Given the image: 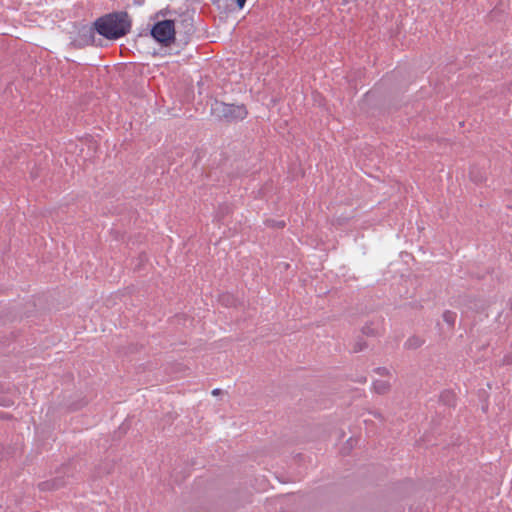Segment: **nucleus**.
<instances>
[{"label": "nucleus", "instance_id": "9", "mask_svg": "<svg viewBox=\"0 0 512 512\" xmlns=\"http://www.w3.org/2000/svg\"><path fill=\"white\" fill-rule=\"evenodd\" d=\"M377 371H378V373H379V374H381V375H382L384 372H386V370H385L384 368H378V370H377Z\"/></svg>", "mask_w": 512, "mask_h": 512}, {"label": "nucleus", "instance_id": "5", "mask_svg": "<svg viewBox=\"0 0 512 512\" xmlns=\"http://www.w3.org/2000/svg\"><path fill=\"white\" fill-rule=\"evenodd\" d=\"M423 340L419 337H411L407 340L406 346L410 349H416L423 344Z\"/></svg>", "mask_w": 512, "mask_h": 512}, {"label": "nucleus", "instance_id": "7", "mask_svg": "<svg viewBox=\"0 0 512 512\" xmlns=\"http://www.w3.org/2000/svg\"><path fill=\"white\" fill-rule=\"evenodd\" d=\"M11 404H12V401L9 400V399L0 400V405L1 406H10Z\"/></svg>", "mask_w": 512, "mask_h": 512}, {"label": "nucleus", "instance_id": "1", "mask_svg": "<svg viewBox=\"0 0 512 512\" xmlns=\"http://www.w3.org/2000/svg\"><path fill=\"white\" fill-rule=\"evenodd\" d=\"M95 27L100 35L118 39L129 32L131 25L127 13H112L99 18Z\"/></svg>", "mask_w": 512, "mask_h": 512}, {"label": "nucleus", "instance_id": "8", "mask_svg": "<svg viewBox=\"0 0 512 512\" xmlns=\"http://www.w3.org/2000/svg\"><path fill=\"white\" fill-rule=\"evenodd\" d=\"M239 9H242L246 3V0H235Z\"/></svg>", "mask_w": 512, "mask_h": 512}, {"label": "nucleus", "instance_id": "3", "mask_svg": "<svg viewBox=\"0 0 512 512\" xmlns=\"http://www.w3.org/2000/svg\"><path fill=\"white\" fill-rule=\"evenodd\" d=\"M216 110L221 114V116L230 121L243 120L248 114V111L243 104L234 105L221 103L216 107Z\"/></svg>", "mask_w": 512, "mask_h": 512}, {"label": "nucleus", "instance_id": "2", "mask_svg": "<svg viewBox=\"0 0 512 512\" xmlns=\"http://www.w3.org/2000/svg\"><path fill=\"white\" fill-rule=\"evenodd\" d=\"M151 35L159 43L169 45L175 39L174 21L163 20L157 22L151 30Z\"/></svg>", "mask_w": 512, "mask_h": 512}, {"label": "nucleus", "instance_id": "10", "mask_svg": "<svg viewBox=\"0 0 512 512\" xmlns=\"http://www.w3.org/2000/svg\"><path fill=\"white\" fill-rule=\"evenodd\" d=\"M219 393H220V389H214V390L212 391V394H213V395H218Z\"/></svg>", "mask_w": 512, "mask_h": 512}, {"label": "nucleus", "instance_id": "6", "mask_svg": "<svg viewBox=\"0 0 512 512\" xmlns=\"http://www.w3.org/2000/svg\"><path fill=\"white\" fill-rule=\"evenodd\" d=\"M443 320L450 326H454L456 320V313L452 311H445L443 313Z\"/></svg>", "mask_w": 512, "mask_h": 512}, {"label": "nucleus", "instance_id": "4", "mask_svg": "<svg viewBox=\"0 0 512 512\" xmlns=\"http://www.w3.org/2000/svg\"><path fill=\"white\" fill-rule=\"evenodd\" d=\"M391 388L389 380H375L373 382V389L378 394H386Z\"/></svg>", "mask_w": 512, "mask_h": 512}]
</instances>
